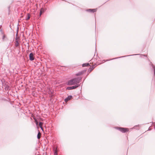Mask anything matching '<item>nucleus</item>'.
I'll return each instance as SVG.
<instances>
[{"label":"nucleus","instance_id":"1","mask_svg":"<svg viewBox=\"0 0 155 155\" xmlns=\"http://www.w3.org/2000/svg\"><path fill=\"white\" fill-rule=\"evenodd\" d=\"M81 78L79 79L78 78H76L68 81L67 84L69 85H79V84L80 82V81Z\"/></svg>","mask_w":155,"mask_h":155},{"label":"nucleus","instance_id":"2","mask_svg":"<svg viewBox=\"0 0 155 155\" xmlns=\"http://www.w3.org/2000/svg\"><path fill=\"white\" fill-rule=\"evenodd\" d=\"M117 129L120 130V131L123 133H125L128 131V129L122 128V127H117Z\"/></svg>","mask_w":155,"mask_h":155},{"label":"nucleus","instance_id":"3","mask_svg":"<svg viewBox=\"0 0 155 155\" xmlns=\"http://www.w3.org/2000/svg\"><path fill=\"white\" fill-rule=\"evenodd\" d=\"M79 85H75V86H71V87H69L67 88V89L68 90H71L72 89H75L77 87H79Z\"/></svg>","mask_w":155,"mask_h":155},{"label":"nucleus","instance_id":"4","mask_svg":"<svg viewBox=\"0 0 155 155\" xmlns=\"http://www.w3.org/2000/svg\"><path fill=\"white\" fill-rule=\"evenodd\" d=\"M29 57V59L30 61H32L34 60V54L32 52L30 54Z\"/></svg>","mask_w":155,"mask_h":155},{"label":"nucleus","instance_id":"5","mask_svg":"<svg viewBox=\"0 0 155 155\" xmlns=\"http://www.w3.org/2000/svg\"><path fill=\"white\" fill-rule=\"evenodd\" d=\"M72 96L70 95L68 96L67 98L65 99L64 101L66 102H67L69 100H70L72 98Z\"/></svg>","mask_w":155,"mask_h":155},{"label":"nucleus","instance_id":"6","mask_svg":"<svg viewBox=\"0 0 155 155\" xmlns=\"http://www.w3.org/2000/svg\"><path fill=\"white\" fill-rule=\"evenodd\" d=\"M87 11L91 12H94L96 11L97 10L96 9H89L87 10Z\"/></svg>","mask_w":155,"mask_h":155},{"label":"nucleus","instance_id":"7","mask_svg":"<svg viewBox=\"0 0 155 155\" xmlns=\"http://www.w3.org/2000/svg\"><path fill=\"white\" fill-rule=\"evenodd\" d=\"M90 65L89 63H84L82 64L83 67L88 66Z\"/></svg>","mask_w":155,"mask_h":155},{"label":"nucleus","instance_id":"8","mask_svg":"<svg viewBox=\"0 0 155 155\" xmlns=\"http://www.w3.org/2000/svg\"><path fill=\"white\" fill-rule=\"evenodd\" d=\"M41 133H40V132H39L38 133V134L37 135V138L38 139H39L40 137H41Z\"/></svg>","mask_w":155,"mask_h":155},{"label":"nucleus","instance_id":"9","mask_svg":"<svg viewBox=\"0 0 155 155\" xmlns=\"http://www.w3.org/2000/svg\"><path fill=\"white\" fill-rule=\"evenodd\" d=\"M42 12H44V9L42 8H41L40 10V12L39 17L41 16L42 14Z\"/></svg>","mask_w":155,"mask_h":155},{"label":"nucleus","instance_id":"10","mask_svg":"<svg viewBox=\"0 0 155 155\" xmlns=\"http://www.w3.org/2000/svg\"><path fill=\"white\" fill-rule=\"evenodd\" d=\"M42 124H43V123H42L41 122H40L39 123V125L40 127L41 128V129L42 130H43V128L42 126Z\"/></svg>","mask_w":155,"mask_h":155},{"label":"nucleus","instance_id":"11","mask_svg":"<svg viewBox=\"0 0 155 155\" xmlns=\"http://www.w3.org/2000/svg\"><path fill=\"white\" fill-rule=\"evenodd\" d=\"M19 45V43L18 41L17 40L16 41V43L15 44V46L16 47H17Z\"/></svg>","mask_w":155,"mask_h":155},{"label":"nucleus","instance_id":"12","mask_svg":"<svg viewBox=\"0 0 155 155\" xmlns=\"http://www.w3.org/2000/svg\"><path fill=\"white\" fill-rule=\"evenodd\" d=\"M5 90H10V87L9 86L7 85H6V87H5Z\"/></svg>","mask_w":155,"mask_h":155},{"label":"nucleus","instance_id":"13","mask_svg":"<svg viewBox=\"0 0 155 155\" xmlns=\"http://www.w3.org/2000/svg\"><path fill=\"white\" fill-rule=\"evenodd\" d=\"M54 155H58L57 150V149H56L55 150H54Z\"/></svg>","mask_w":155,"mask_h":155},{"label":"nucleus","instance_id":"14","mask_svg":"<svg viewBox=\"0 0 155 155\" xmlns=\"http://www.w3.org/2000/svg\"><path fill=\"white\" fill-rule=\"evenodd\" d=\"M82 74V72H81L76 74L77 76H79L81 75Z\"/></svg>","mask_w":155,"mask_h":155},{"label":"nucleus","instance_id":"15","mask_svg":"<svg viewBox=\"0 0 155 155\" xmlns=\"http://www.w3.org/2000/svg\"><path fill=\"white\" fill-rule=\"evenodd\" d=\"M30 18V15L29 14H28V17L27 18H26V20H29Z\"/></svg>","mask_w":155,"mask_h":155},{"label":"nucleus","instance_id":"16","mask_svg":"<svg viewBox=\"0 0 155 155\" xmlns=\"http://www.w3.org/2000/svg\"><path fill=\"white\" fill-rule=\"evenodd\" d=\"M152 66L153 67L154 70V74H155V66H154L152 64Z\"/></svg>","mask_w":155,"mask_h":155},{"label":"nucleus","instance_id":"17","mask_svg":"<svg viewBox=\"0 0 155 155\" xmlns=\"http://www.w3.org/2000/svg\"><path fill=\"white\" fill-rule=\"evenodd\" d=\"M34 120H35V122L36 124L37 125H38V121H37V120L36 119H34Z\"/></svg>","mask_w":155,"mask_h":155},{"label":"nucleus","instance_id":"18","mask_svg":"<svg viewBox=\"0 0 155 155\" xmlns=\"http://www.w3.org/2000/svg\"><path fill=\"white\" fill-rule=\"evenodd\" d=\"M94 68V67H92L91 68H90L89 69H90V71H91Z\"/></svg>","mask_w":155,"mask_h":155},{"label":"nucleus","instance_id":"19","mask_svg":"<svg viewBox=\"0 0 155 155\" xmlns=\"http://www.w3.org/2000/svg\"><path fill=\"white\" fill-rule=\"evenodd\" d=\"M143 56H145V55H143Z\"/></svg>","mask_w":155,"mask_h":155}]
</instances>
